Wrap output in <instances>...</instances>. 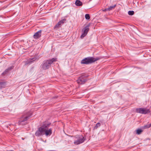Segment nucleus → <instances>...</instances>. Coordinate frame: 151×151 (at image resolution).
I'll return each instance as SVG.
<instances>
[{"mask_svg":"<svg viewBox=\"0 0 151 151\" xmlns=\"http://www.w3.org/2000/svg\"><path fill=\"white\" fill-rule=\"evenodd\" d=\"M66 19H63L59 21L57 24L55 26L54 28H56L57 27H59L62 24L64 23V22L65 21Z\"/></svg>","mask_w":151,"mask_h":151,"instance_id":"9","label":"nucleus"},{"mask_svg":"<svg viewBox=\"0 0 151 151\" xmlns=\"http://www.w3.org/2000/svg\"><path fill=\"white\" fill-rule=\"evenodd\" d=\"M57 60V58H53L51 59L45 61L41 65L42 68L44 70H46L49 68L54 62Z\"/></svg>","mask_w":151,"mask_h":151,"instance_id":"2","label":"nucleus"},{"mask_svg":"<svg viewBox=\"0 0 151 151\" xmlns=\"http://www.w3.org/2000/svg\"><path fill=\"white\" fill-rule=\"evenodd\" d=\"M34 59V58H32V59H31V60H32Z\"/></svg>","mask_w":151,"mask_h":151,"instance_id":"21","label":"nucleus"},{"mask_svg":"<svg viewBox=\"0 0 151 151\" xmlns=\"http://www.w3.org/2000/svg\"><path fill=\"white\" fill-rule=\"evenodd\" d=\"M116 6V5H114L113 6H110L109 8H108V9H109V11H110L113 9Z\"/></svg>","mask_w":151,"mask_h":151,"instance_id":"13","label":"nucleus"},{"mask_svg":"<svg viewBox=\"0 0 151 151\" xmlns=\"http://www.w3.org/2000/svg\"><path fill=\"white\" fill-rule=\"evenodd\" d=\"M52 133V129H49L47 125H43L38 128L35 133V135L39 136L45 134L46 136H49Z\"/></svg>","mask_w":151,"mask_h":151,"instance_id":"1","label":"nucleus"},{"mask_svg":"<svg viewBox=\"0 0 151 151\" xmlns=\"http://www.w3.org/2000/svg\"><path fill=\"white\" fill-rule=\"evenodd\" d=\"M151 126V123L150 124H147L144 127V129L149 128Z\"/></svg>","mask_w":151,"mask_h":151,"instance_id":"16","label":"nucleus"},{"mask_svg":"<svg viewBox=\"0 0 151 151\" xmlns=\"http://www.w3.org/2000/svg\"><path fill=\"white\" fill-rule=\"evenodd\" d=\"M41 30H39L35 33L34 35V37L35 39H37L40 37L41 35Z\"/></svg>","mask_w":151,"mask_h":151,"instance_id":"10","label":"nucleus"},{"mask_svg":"<svg viewBox=\"0 0 151 151\" xmlns=\"http://www.w3.org/2000/svg\"><path fill=\"white\" fill-rule=\"evenodd\" d=\"M134 14V12L133 11H129L128 12V14L129 15H132Z\"/></svg>","mask_w":151,"mask_h":151,"instance_id":"14","label":"nucleus"},{"mask_svg":"<svg viewBox=\"0 0 151 151\" xmlns=\"http://www.w3.org/2000/svg\"><path fill=\"white\" fill-rule=\"evenodd\" d=\"M142 131L141 129H138L136 130L137 133L138 134H140L142 132Z\"/></svg>","mask_w":151,"mask_h":151,"instance_id":"15","label":"nucleus"},{"mask_svg":"<svg viewBox=\"0 0 151 151\" xmlns=\"http://www.w3.org/2000/svg\"><path fill=\"white\" fill-rule=\"evenodd\" d=\"M100 59L99 57L94 58L92 57H88L86 58L81 61V63L83 64H88L93 63Z\"/></svg>","mask_w":151,"mask_h":151,"instance_id":"3","label":"nucleus"},{"mask_svg":"<svg viewBox=\"0 0 151 151\" xmlns=\"http://www.w3.org/2000/svg\"><path fill=\"white\" fill-rule=\"evenodd\" d=\"M101 125V124L99 123H97L96 124V126L94 127V129H96L98 127H99Z\"/></svg>","mask_w":151,"mask_h":151,"instance_id":"17","label":"nucleus"},{"mask_svg":"<svg viewBox=\"0 0 151 151\" xmlns=\"http://www.w3.org/2000/svg\"><path fill=\"white\" fill-rule=\"evenodd\" d=\"M86 80L83 78V76H81L77 80V83L79 84H82L84 83L86 81Z\"/></svg>","mask_w":151,"mask_h":151,"instance_id":"8","label":"nucleus"},{"mask_svg":"<svg viewBox=\"0 0 151 151\" xmlns=\"http://www.w3.org/2000/svg\"><path fill=\"white\" fill-rule=\"evenodd\" d=\"M103 11L104 12H105V11H109V9H108V8H106V9H105L104 10H103Z\"/></svg>","mask_w":151,"mask_h":151,"instance_id":"20","label":"nucleus"},{"mask_svg":"<svg viewBox=\"0 0 151 151\" xmlns=\"http://www.w3.org/2000/svg\"><path fill=\"white\" fill-rule=\"evenodd\" d=\"M5 83H4L0 82V89L3 88L5 87Z\"/></svg>","mask_w":151,"mask_h":151,"instance_id":"12","label":"nucleus"},{"mask_svg":"<svg viewBox=\"0 0 151 151\" xmlns=\"http://www.w3.org/2000/svg\"><path fill=\"white\" fill-rule=\"evenodd\" d=\"M85 17L86 19L88 20L90 18L89 15L88 14H85Z\"/></svg>","mask_w":151,"mask_h":151,"instance_id":"18","label":"nucleus"},{"mask_svg":"<svg viewBox=\"0 0 151 151\" xmlns=\"http://www.w3.org/2000/svg\"><path fill=\"white\" fill-rule=\"evenodd\" d=\"M89 25H88L85 26L82 29V31L83 33L81 36V39L83 38L87 35L89 30Z\"/></svg>","mask_w":151,"mask_h":151,"instance_id":"6","label":"nucleus"},{"mask_svg":"<svg viewBox=\"0 0 151 151\" xmlns=\"http://www.w3.org/2000/svg\"><path fill=\"white\" fill-rule=\"evenodd\" d=\"M136 110L137 112L138 113L144 114H146L150 112L149 109L144 108H137Z\"/></svg>","mask_w":151,"mask_h":151,"instance_id":"4","label":"nucleus"},{"mask_svg":"<svg viewBox=\"0 0 151 151\" xmlns=\"http://www.w3.org/2000/svg\"><path fill=\"white\" fill-rule=\"evenodd\" d=\"M32 61H30V62H32Z\"/></svg>","mask_w":151,"mask_h":151,"instance_id":"22","label":"nucleus"},{"mask_svg":"<svg viewBox=\"0 0 151 151\" xmlns=\"http://www.w3.org/2000/svg\"><path fill=\"white\" fill-rule=\"evenodd\" d=\"M29 116H24L22 117L19 120V124L24 125L27 124V120L29 119Z\"/></svg>","mask_w":151,"mask_h":151,"instance_id":"5","label":"nucleus"},{"mask_svg":"<svg viewBox=\"0 0 151 151\" xmlns=\"http://www.w3.org/2000/svg\"><path fill=\"white\" fill-rule=\"evenodd\" d=\"M10 68H9L8 69H6L4 72L2 73V74L3 75H5L6 73L8 72V70H10Z\"/></svg>","mask_w":151,"mask_h":151,"instance_id":"19","label":"nucleus"},{"mask_svg":"<svg viewBox=\"0 0 151 151\" xmlns=\"http://www.w3.org/2000/svg\"><path fill=\"white\" fill-rule=\"evenodd\" d=\"M85 139L84 137L82 135H80L78 137V139L74 142V144L76 145H78L84 142Z\"/></svg>","mask_w":151,"mask_h":151,"instance_id":"7","label":"nucleus"},{"mask_svg":"<svg viewBox=\"0 0 151 151\" xmlns=\"http://www.w3.org/2000/svg\"><path fill=\"white\" fill-rule=\"evenodd\" d=\"M75 4L76 6H81L83 5L82 2L79 0H76Z\"/></svg>","mask_w":151,"mask_h":151,"instance_id":"11","label":"nucleus"}]
</instances>
